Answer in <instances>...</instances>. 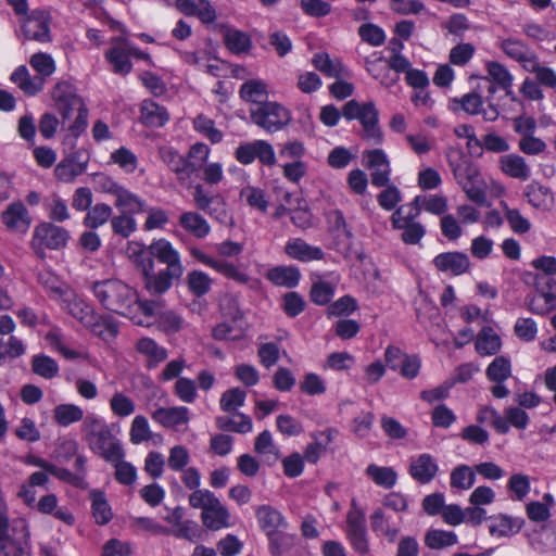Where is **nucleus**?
<instances>
[{
	"instance_id": "052dcab7",
	"label": "nucleus",
	"mask_w": 556,
	"mask_h": 556,
	"mask_svg": "<svg viewBox=\"0 0 556 556\" xmlns=\"http://www.w3.org/2000/svg\"><path fill=\"white\" fill-rule=\"evenodd\" d=\"M30 66L37 72V76L43 77V80L55 72V62L53 58L45 52H38L30 56Z\"/></svg>"
},
{
	"instance_id": "bf43d9fd",
	"label": "nucleus",
	"mask_w": 556,
	"mask_h": 556,
	"mask_svg": "<svg viewBox=\"0 0 556 556\" xmlns=\"http://www.w3.org/2000/svg\"><path fill=\"white\" fill-rule=\"evenodd\" d=\"M247 392L241 388H231L225 391L219 401L223 412H233L244 405Z\"/></svg>"
},
{
	"instance_id": "6ab92c4d",
	"label": "nucleus",
	"mask_w": 556,
	"mask_h": 556,
	"mask_svg": "<svg viewBox=\"0 0 556 556\" xmlns=\"http://www.w3.org/2000/svg\"><path fill=\"white\" fill-rule=\"evenodd\" d=\"M255 517L260 529L266 534L267 539L270 540H273L275 534L279 533L281 529L288 527L283 515L268 504L258 506L255 510Z\"/></svg>"
},
{
	"instance_id": "f257e3e1",
	"label": "nucleus",
	"mask_w": 556,
	"mask_h": 556,
	"mask_svg": "<svg viewBox=\"0 0 556 556\" xmlns=\"http://www.w3.org/2000/svg\"><path fill=\"white\" fill-rule=\"evenodd\" d=\"M160 155L169 170L176 175L178 182L188 189L192 188L191 195L194 206L212 219L225 224L228 219L225 198L220 193L208 194L202 184L194 186L191 184L192 176L199 170L197 163L190 161L187 155H181L172 147L162 148Z\"/></svg>"
},
{
	"instance_id": "c03bdc74",
	"label": "nucleus",
	"mask_w": 556,
	"mask_h": 556,
	"mask_svg": "<svg viewBox=\"0 0 556 556\" xmlns=\"http://www.w3.org/2000/svg\"><path fill=\"white\" fill-rule=\"evenodd\" d=\"M476 482V469L462 464L456 466L450 476V485L457 490H469Z\"/></svg>"
},
{
	"instance_id": "f8f14e48",
	"label": "nucleus",
	"mask_w": 556,
	"mask_h": 556,
	"mask_svg": "<svg viewBox=\"0 0 556 556\" xmlns=\"http://www.w3.org/2000/svg\"><path fill=\"white\" fill-rule=\"evenodd\" d=\"M235 157L242 165H250L255 160L265 166H274L277 162L273 146L263 139L240 143L235 150Z\"/></svg>"
},
{
	"instance_id": "20e7f679",
	"label": "nucleus",
	"mask_w": 556,
	"mask_h": 556,
	"mask_svg": "<svg viewBox=\"0 0 556 556\" xmlns=\"http://www.w3.org/2000/svg\"><path fill=\"white\" fill-rule=\"evenodd\" d=\"M94 296L101 305L122 316H130L137 303V292L117 279L96 281L92 287Z\"/></svg>"
},
{
	"instance_id": "a18cd8bd",
	"label": "nucleus",
	"mask_w": 556,
	"mask_h": 556,
	"mask_svg": "<svg viewBox=\"0 0 556 556\" xmlns=\"http://www.w3.org/2000/svg\"><path fill=\"white\" fill-rule=\"evenodd\" d=\"M357 309V300L350 294H345L330 303L327 307L326 315L329 319L332 317H349Z\"/></svg>"
},
{
	"instance_id": "c756f323",
	"label": "nucleus",
	"mask_w": 556,
	"mask_h": 556,
	"mask_svg": "<svg viewBox=\"0 0 556 556\" xmlns=\"http://www.w3.org/2000/svg\"><path fill=\"white\" fill-rule=\"evenodd\" d=\"M201 518L203 525L212 531L225 529L230 526V514L228 509L220 504L219 500L210 507H205L204 511L201 514Z\"/></svg>"
},
{
	"instance_id": "9b49d317",
	"label": "nucleus",
	"mask_w": 556,
	"mask_h": 556,
	"mask_svg": "<svg viewBox=\"0 0 556 556\" xmlns=\"http://www.w3.org/2000/svg\"><path fill=\"white\" fill-rule=\"evenodd\" d=\"M30 533L25 521L21 528L13 526L10 534V520L0 516V556H23L29 544Z\"/></svg>"
},
{
	"instance_id": "ea45409f",
	"label": "nucleus",
	"mask_w": 556,
	"mask_h": 556,
	"mask_svg": "<svg viewBox=\"0 0 556 556\" xmlns=\"http://www.w3.org/2000/svg\"><path fill=\"white\" fill-rule=\"evenodd\" d=\"M485 376L491 382H505L511 376V363L505 355H497L488 365Z\"/></svg>"
},
{
	"instance_id": "393cba45",
	"label": "nucleus",
	"mask_w": 556,
	"mask_h": 556,
	"mask_svg": "<svg viewBox=\"0 0 556 556\" xmlns=\"http://www.w3.org/2000/svg\"><path fill=\"white\" fill-rule=\"evenodd\" d=\"M151 418L164 428H175L189 422V408L186 406L159 407L151 414Z\"/></svg>"
},
{
	"instance_id": "c9c22d12",
	"label": "nucleus",
	"mask_w": 556,
	"mask_h": 556,
	"mask_svg": "<svg viewBox=\"0 0 556 556\" xmlns=\"http://www.w3.org/2000/svg\"><path fill=\"white\" fill-rule=\"evenodd\" d=\"M113 214L112 207L106 203H96L90 207L83 218V225L88 229H98L111 222Z\"/></svg>"
},
{
	"instance_id": "0e129e2a",
	"label": "nucleus",
	"mask_w": 556,
	"mask_h": 556,
	"mask_svg": "<svg viewBox=\"0 0 556 556\" xmlns=\"http://www.w3.org/2000/svg\"><path fill=\"white\" fill-rule=\"evenodd\" d=\"M357 33L364 42L372 47H380L386 41L384 30L380 26L372 23L362 24L358 27Z\"/></svg>"
},
{
	"instance_id": "79ce46f5",
	"label": "nucleus",
	"mask_w": 556,
	"mask_h": 556,
	"mask_svg": "<svg viewBox=\"0 0 556 556\" xmlns=\"http://www.w3.org/2000/svg\"><path fill=\"white\" fill-rule=\"evenodd\" d=\"M31 370L37 376L50 380L59 375L60 367L58 362L51 356L37 354L31 358Z\"/></svg>"
},
{
	"instance_id": "cd10ccee",
	"label": "nucleus",
	"mask_w": 556,
	"mask_h": 556,
	"mask_svg": "<svg viewBox=\"0 0 556 556\" xmlns=\"http://www.w3.org/2000/svg\"><path fill=\"white\" fill-rule=\"evenodd\" d=\"M178 224L185 231L198 239H203L211 232L208 222L198 212H184L178 218Z\"/></svg>"
},
{
	"instance_id": "a19ab883",
	"label": "nucleus",
	"mask_w": 556,
	"mask_h": 556,
	"mask_svg": "<svg viewBox=\"0 0 556 556\" xmlns=\"http://www.w3.org/2000/svg\"><path fill=\"white\" fill-rule=\"evenodd\" d=\"M137 351L149 357V367L164 362L168 356L165 348L160 346L155 340L148 337L141 338L137 342Z\"/></svg>"
},
{
	"instance_id": "0eeeda50",
	"label": "nucleus",
	"mask_w": 556,
	"mask_h": 556,
	"mask_svg": "<svg viewBox=\"0 0 556 556\" xmlns=\"http://www.w3.org/2000/svg\"><path fill=\"white\" fill-rule=\"evenodd\" d=\"M71 239L70 231L52 222H40L34 228L31 248L37 256L45 257L46 251L64 249Z\"/></svg>"
},
{
	"instance_id": "b1692460",
	"label": "nucleus",
	"mask_w": 556,
	"mask_h": 556,
	"mask_svg": "<svg viewBox=\"0 0 556 556\" xmlns=\"http://www.w3.org/2000/svg\"><path fill=\"white\" fill-rule=\"evenodd\" d=\"M301 271L294 265H277L269 268L265 278L276 287L294 289L301 281Z\"/></svg>"
},
{
	"instance_id": "864d4df0",
	"label": "nucleus",
	"mask_w": 556,
	"mask_h": 556,
	"mask_svg": "<svg viewBox=\"0 0 556 556\" xmlns=\"http://www.w3.org/2000/svg\"><path fill=\"white\" fill-rule=\"evenodd\" d=\"M486 71L491 80L504 89L509 96L513 86V75L509 71L496 61L488 62Z\"/></svg>"
},
{
	"instance_id": "5fc2aeb1",
	"label": "nucleus",
	"mask_w": 556,
	"mask_h": 556,
	"mask_svg": "<svg viewBox=\"0 0 556 556\" xmlns=\"http://www.w3.org/2000/svg\"><path fill=\"white\" fill-rule=\"evenodd\" d=\"M134 215L135 214L122 213L112 216L110 224L113 233L124 239L129 238L137 230V222Z\"/></svg>"
},
{
	"instance_id": "49530a36",
	"label": "nucleus",
	"mask_w": 556,
	"mask_h": 556,
	"mask_svg": "<svg viewBox=\"0 0 556 556\" xmlns=\"http://www.w3.org/2000/svg\"><path fill=\"white\" fill-rule=\"evenodd\" d=\"M366 475L379 486L391 489L395 485L397 475L392 467H380L376 464H370L366 468Z\"/></svg>"
},
{
	"instance_id": "7c9ffc66",
	"label": "nucleus",
	"mask_w": 556,
	"mask_h": 556,
	"mask_svg": "<svg viewBox=\"0 0 556 556\" xmlns=\"http://www.w3.org/2000/svg\"><path fill=\"white\" fill-rule=\"evenodd\" d=\"M314 67L329 78H341L346 75L340 59L331 60L327 52L315 53L312 59Z\"/></svg>"
},
{
	"instance_id": "c85d7f7f",
	"label": "nucleus",
	"mask_w": 556,
	"mask_h": 556,
	"mask_svg": "<svg viewBox=\"0 0 556 556\" xmlns=\"http://www.w3.org/2000/svg\"><path fill=\"white\" fill-rule=\"evenodd\" d=\"M490 519L492 520L489 527L490 533L497 538L517 534L525 523L522 518H514L505 514L491 516Z\"/></svg>"
},
{
	"instance_id": "2eb2a0df",
	"label": "nucleus",
	"mask_w": 556,
	"mask_h": 556,
	"mask_svg": "<svg viewBox=\"0 0 556 556\" xmlns=\"http://www.w3.org/2000/svg\"><path fill=\"white\" fill-rule=\"evenodd\" d=\"M111 48L104 53L105 61L112 65V72L122 76H126L132 71L130 61L129 40L125 37L117 36L111 40Z\"/></svg>"
},
{
	"instance_id": "680f3d73",
	"label": "nucleus",
	"mask_w": 556,
	"mask_h": 556,
	"mask_svg": "<svg viewBox=\"0 0 556 556\" xmlns=\"http://www.w3.org/2000/svg\"><path fill=\"white\" fill-rule=\"evenodd\" d=\"M300 391L308 396H316L326 393L325 380L316 372H306L300 382Z\"/></svg>"
},
{
	"instance_id": "6e6d98bb",
	"label": "nucleus",
	"mask_w": 556,
	"mask_h": 556,
	"mask_svg": "<svg viewBox=\"0 0 556 556\" xmlns=\"http://www.w3.org/2000/svg\"><path fill=\"white\" fill-rule=\"evenodd\" d=\"M213 269L225 278L239 285H247L250 279L248 274L242 271L235 263L227 260L217 258Z\"/></svg>"
},
{
	"instance_id": "69168bd1",
	"label": "nucleus",
	"mask_w": 556,
	"mask_h": 556,
	"mask_svg": "<svg viewBox=\"0 0 556 556\" xmlns=\"http://www.w3.org/2000/svg\"><path fill=\"white\" fill-rule=\"evenodd\" d=\"M68 313L84 327H87L96 315L94 308L81 299H75L68 303Z\"/></svg>"
},
{
	"instance_id": "f3484780",
	"label": "nucleus",
	"mask_w": 556,
	"mask_h": 556,
	"mask_svg": "<svg viewBox=\"0 0 556 556\" xmlns=\"http://www.w3.org/2000/svg\"><path fill=\"white\" fill-rule=\"evenodd\" d=\"M50 15L43 10H35L22 23V31L26 39L38 42L50 41Z\"/></svg>"
},
{
	"instance_id": "f704fd0d",
	"label": "nucleus",
	"mask_w": 556,
	"mask_h": 556,
	"mask_svg": "<svg viewBox=\"0 0 556 556\" xmlns=\"http://www.w3.org/2000/svg\"><path fill=\"white\" fill-rule=\"evenodd\" d=\"M89 496L91 500V513L96 522L100 526L108 525L113 518V513L104 492L91 490Z\"/></svg>"
},
{
	"instance_id": "aec40b11",
	"label": "nucleus",
	"mask_w": 556,
	"mask_h": 556,
	"mask_svg": "<svg viewBox=\"0 0 556 556\" xmlns=\"http://www.w3.org/2000/svg\"><path fill=\"white\" fill-rule=\"evenodd\" d=\"M439 471L435 458L429 453H422L410 460L408 473L412 479L420 484L430 483Z\"/></svg>"
},
{
	"instance_id": "e433bc0d",
	"label": "nucleus",
	"mask_w": 556,
	"mask_h": 556,
	"mask_svg": "<svg viewBox=\"0 0 556 556\" xmlns=\"http://www.w3.org/2000/svg\"><path fill=\"white\" fill-rule=\"evenodd\" d=\"M224 43L226 48L233 54L249 52L252 47L250 36L236 28H227L224 33Z\"/></svg>"
},
{
	"instance_id": "de8ad7c7",
	"label": "nucleus",
	"mask_w": 556,
	"mask_h": 556,
	"mask_svg": "<svg viewBox=\"0 0 556 556\" xmlns=\"http://www.w3.org/2000/svg\"><path fill=\"white\" fill-rule=\"evenodd\" d=\"M503 172L513 177L521 180H527L530 177V168L525 159L519 155H508L502 160Z\"/></svg>"
},
{
	"instance_id": "4be33fe9",
	"label": "nucleus",
	"mask_w": 556,
	"mask_h": 556,
	"mask_svg": "<svg viewBox=\"0 0 556 556\" xmlns=\"http://www.w3.org/2000/svg\"><path fill=\"white\" fill-rule=\"evenodd\" d=\"M365 68L374 79L379 80L387 88L393 87L400 80L399 75L391 73L388 62L380 52H375L365 59Z\"/></svg>"
},
{
	"instance_id": "603ef678",
	"label": "nucleus",
	"mask_w": 556,
	"mask_h": 556,
	"mask_svg": "<svg viewBox=\"0 0 556 556\" xmlns=\"http://www.w3.org/2000/svg\"><path fill=\"white\" fill-rule=\"evenodd\" d=\"M211 285L210 276L202 270H191L187 275L188 289L197 298L207 294L211 290Z\"/></svg>"
},
{
	"instance_id": "f03ea898",
	"label": "nucleus",
	"mask_w": 556,
	"mask_h": 556,
	"mask_svg": "<svg viewBox=\"0 0 556 556\" xmlns=\"http://www.w3.org/2000/svg\"><path fill=\"white\" fill-rule=\"evenodd\" d=\"M51 99L63 123L70 121L74 112H77L74 122L67 127L62 142L65 147L74 148L78 138L87 130L89 109L83 97L78 94L77 86L71 78L61 79L53 86Z\"/></svg>"
},
{
	"instance_id": "ddd939ff",
	"label": "nucleus",
	"mask_w": 556,
	"mask_h": 556,
	"mask_svg": "<svg viewBox=\"0 0 556 556\" xmlns=\"http://www.w3.org/2000/svg\"><path fill=\"white\" fill-rule=\"evenodd\" d=\"M64 148L73 151L55 166L54 175L62 182H72L87 170L90 154L84 148L76 149V146L74 148L64 146Z\"/></svg>"
},
{
	"instance_id": "2f4dec72",
	"label": "nucleus",
	"mask_w": 556,
	"mask_h": 556,
	"mask_svg": "<svg viewBox=\"0 0 556 556\" xmlns=\"http://www.w3.org/2000/svg\"><path fill=\"white\" fill-rule=\"evenodd\" d=\"M502 348L501 337L491 327H483L476 339L475 349L480 356L495 355Z\"/></svg>"
},
{
	"instance_id": "a878e982",
	"label": "nucleus",
	"mask_w": 556,
	"mask_h": 556,
	"mask_svg": "<svg viewBox=\"0 0 556 556\" xmlns=\"http://www.w3.org/2000/svg\"><path fill=\"white\" fill-rule=\"evenodd\" d=\"M169 121L167 109L154 100L146 99L140 105V122L147 127H163Z\"/></svg>"
},
{
	"instance_id": "72a5a7b5",
	"label": "nucleus",
	"mask_w": 556,
	"mask_h": 556,
	"mask_svg": "<svg viewBox=\"0 0 556 556\" xmlns=\"http://www.w3.org/2000/svg\"><path fill=\"white\" fill-rule=\"evenodd\" d=\"M115 198L114 205L122 213L140 214L147 211L144 201L124 186H122Z\"/></svg>"
},
{
	"instance_id": "774afa93",
	"label": "nucleus",
	"mask_w": 556,
	"mask_h": 556,
	"mask_svg": "<svg viewBox=\"0 0 556 556\" xmlns=\"http://www.w3.org/2000/svg\"><path fill=\"white\" fill-rule=\"evenodd\" d=\"M47 215L53 224L70 219L71 214L66 201L56 194L53 195L47 205Z\"/></svg>"
},
{
	"instance_id": "4c0bfd02",
	"label": "nucleus",
	"mask_w": 556,
	"mask_h": 556,
	"mask_svg": "<svg viewBox=\"0 0 556 556\" xmlns=\"http://www.w3.org/2000/svg\"><path fill=\"white\" fill-rule=\"evenodd\" d=\"M336 294V287L329 281L318 279L313 281L308 296L309 301L317 306H329Z\"/></svg>"
},
{
	"instance_id": "dca6fc26",
	"label": "nucleus",
	"mask_w": 556,
	"mask_h": 556,
	"mask_svg": "<svg viewBox=\"0 0 556 556\" xmlns=\"http://www.w3.org/2000/svg\"><path fill=\"white\" fill-rule=\"evenodd\" d=\"M366 166L371 170V185L377 188L388 186L390 182L391 165L388 155L382 149H374L364 152Z\"/></svg>"
},
{
	"instance_id": "473e14b6",
	"label": "nucleus",
	"mask_w": 556,
	"mask_h": 556,
	"mask_svg": "<svg viewBox=\"0 0 556 556\" xmlns=\"http://www.w3.org/2000/svg\"><path fill=\"white\" fill-rule=\"evenodd\" d=\"M92 319L86 328L94 336L105 340L108 338L113 339L118 334V325L113 316L96 312Z\"/></svg>"
},
{
	"instance_id": "9d476101",
	"label": "nucleus",
	"mask_w": 556,
	"mask_h": 556,
	"mask_svg": "<svg viewBox=\"0 0 556 556\" xmlns=\"http://www.w3.org/2000/svg\"><path fill=\"white\" fill-rule=\"evenodd\" d=\"M160 250L170 251V254L177 251L173 247L172 242L164 238L153 240L149 245L141 242L129 243V258L135 264L141 277L148 271H151V269H154L155 258L160 262V255L157 252Z\"/></svg>"
},
{
	"instance_id": "7ed1b4c3",
	"label": "nucleus",
	"mask_w": 556,
	"mask_h": 556,
	"mask_svg": "<svg viewBox=\"0 0 556 556\" xmlns=\"http://www.w3.org/2000/svg\"><path fill=\"white\" fill-rule=\"evenodd\" d=\"M84 430L90 450L109 463L124 458L121 441L112 433L104 419L89 415L84 419Z\"/></svg>"
},
{
	"instance_id": "338daca9",
	"label": "nucleus",
	"mask_w": 556,
	"mask_h": 556,
	"mask_svg": "<svg viewBox=\"0 0 556 556\" xmlns=\"http://www.w3.org/2000/svg\"><path fill=\"white\" fill-rule=\"evenodd\" d=\"M525 197L532 206L540 208L546 205L551 193L547 187L538 181H532L526 187Z\"/></svg>"
},
{
	"instance_id": "3c124183",
	"label": "nucleus",
	"mask_w": 556,
	"mask_h": 556,
	"mask_svg": "<svg viewBox=\"0 0 556 556\" xmlns=\"http://www.w3.org/2000/svg\"><path fill=\"white\" fill-rule=\"evenodd\" d=\"M193 128L213 144L219 143L224 138V134L215 127V122L204 114H199L193 119Z\"/></svg>"
},
{
	"instance_id": "5701e85b",
	"label": "nucleus",
	"mask_w": 556,
	"mask_h": 556,
	"mask_svg": "<svg viewBox=\"0 0 556 556\" xmlns=\"http://www.w3.org/2000/svg\"><path fill=\"white\" fill-rule=\"evenodd\" d=\"M1 220L9 230L26 232L31 218L23 202L16 201L8 205L1 214Z\"/></svg>"
},
{
	"instance_id": "39448f33",
	"label": "nucleus",
	"mask_w": 556,
	"mask_h": 556,
	"mask_svg": "<svg viewBox=\"0 0 556 556\" xmlns=\"http://www.w3.org/2000/svg\"><path fill=\"white\" fill-rule=\"evenodd\" d=\"M342 116L346 122L358 121L362 126V139L372 146L383 142V131L380 127V114L372 101L358 102L349 100L342 106Z\"/></svg>"
},
{
	"instance_id": "8fccbe9b",
	"label": "nucleus",
	"mask_w": 556,
	"mask_h": 556,
	"mask_svg": "<svg viewBox=\"0 0 556 556\" xmlns=\"http://www.w3.org/2000/svg\"><path fill=\"white\" fill-rule=\"evenodd\" d=\"M53 412L54 420L61 427H68L84 418L83 409L75 404H60Z\"/></svg>"
},
{
	"instance_id": "4468645a",
	"label": "nucleus",
	"mask_w": 556,
	"mask_h": 556,
	"mask_svg": "<svg viewBox=\"0 0 556 556\" xmlns=\"http://www.w3.org/2000/svg\"><path fill=\"white\" fill-rule=\"evenodd\" d=\"M454 177L467 198L473 203L482 206L486 203V193L480 180L478 169L471 164L458 165L453 168Z\"/></svg>"
},
{
	"instance_id": "13d9d810",
	"label": "nucleus",
	"mask_w": 556,
	"mask_h": 556,
	"mask_svg": "<svg viewBox=\"0 0 556 556\" xmlns=\"http://www.w3.org/2000/svg\"><path fill=\"white\" fill-rule=\"evenodd\" d=\"M110 408L115 416L125 418L135 413L136 404L123 392H115L110 399Z\"/></svg>"
},
{
	"instance_id": "58836bf2",
	"label": "nucleus",
	"mask_w": 556,
	"mask_h": 556,
	"mask_svg": "<svg viewBox=\"0 0 556 556\" xmlns=\"http://www.w3.org/2000/svg\"><path fill=\"white\" fill-rule=\"evenodd\" d=\"M533 286L535 294L553 311L556 309V279L548 276H535Z\"/></svg>"
},
{
	"instance_id": "bb28decb",
	"label": "nucleus",
	"mask_w": 556,
	"mask_h": 556,
	"mask_svg": "<svg viewBox=\"0 0 556 556\" xmlns=\"http://www.w3.org/2000/svg\"><path fill=\"white\" fill-rule=\"evenodd\" d=\"M37 510L43 515H51L67 526H73L75 523L74 515L67 507L59 506V500L54 493L41 496L37 502Z\"/></svg>"
},
{
	"instance_id": "423d86ee",
	"label": "nucleus",
	"mask_w": 556,
	"mask_h": 556,
	"mask_svg": "<svg viewBox=\"0 0 556 556\" xmlns=\"http://www.w3.org/2000/svg\"><path fill=\"white\" fill-rule=\"evenodd\" d=\"M157 252L160 263L165 264L166 267L157 273L151 269V271L141 277L143 287L150 295H163L172 288L174 280L180 279L184 274V266L178 251H175L173 254L167 250H160Z\"/></svg>"
},
{
	"instance_id": "37998d69",
	"label": "nucleus",
	"mask_w": 556,
	"mask_h": 556,
	"mask_svg": "<svg viewBox=\"0 0 556 556\" xmlns=\"http://www.w3.org/2000/svg\"><path fill=\"white\" fill-rule=\"evenodd\" d=\"M458 536L454 531L431 529L425 535V544L431 549H442L457 544Z\"/></svg>"
},
{
	"instance_id": "1a4fd4ad",
	"label": "nucleus",
	"mask_w": 556,
	"mask_h": 556,
	"mask_svg": "<svg viewBox=\"0 0 556 556\" xmlns=\"http://www.w3.org/2000/svg\"><path fill=\"white\" fill-rule=\"evenodd\" d=\"M250 118L253 124L268 132L281 130L290 123V112L277 102H260L250 110Z\"/></svg>"
},
{
	"instance_id": "09e8293b",
	"label": "nucleus",
	"mask_w": 556,
	"mask_h": 556,
	"mask_svg": "<svg viewBox=\"0 0 556 556\" xmlns=\"http://www.w3.org/2000/svg\"><path fill=\"white\" fill-rule=\"evenodd\" d=\"M45 340L49 346L60 353L66 359H76L79 353L76 350L68 349L63 342L62 329L58 326L52 327L46 334Z\"/></svg>"
},
{
	"instance_id": "4d7b16f0",
	"label": "nucleus",
	"mask_w": 556,
	"mask_h": 556,
	"mask_svg": "<svg viewBox=\"0 0 556 556\" xmlns=\"http://www.w3.org/2000/svg\"><path fill=\"white\" fill-rule=\"evenodd\" d=\"M281 308L289 318H295L306 308V302L302 294L289 291L282 295Z\"/></svg>"
},
{
	"instance_id": "412c9836",
	"label": "nucleus",
	"mask_w": 556,
	"mask_h": 556,
	"mask_svg": "<svg viewBox=\"0 0 556 556\" xmlns=\"http://www.w3.org/2000/svg\"><path fill=\"white\" fill-rule=\"evenodd\" d=\"M285 253L292 260L302 263L323 261L325 252L321 248L308 244L302 238H291L286 242Z\"/></svg>"
},
{
	"instance_id": "a211bd4d",
	"label": "nucleus",
	"mask_w": 556,
	"mask_h": 556,
	"mask_svg": "<svg viewBox=\"0 0 556 556\" xmlns=\"http://www.w3.org/2000/svg\"><path fill=\"white\" fill-rule=\"evenodd\" d=\"M432 263L439 271L452 276H462L470 268L469 256L459 251L439 253L434 256Z\"/></svg>"
},
{
	"instance_id": "e2e57ef3",
	"label": "nucleus",
	"mask_w": 556,
	"mask_h": 556,
	"mask_svg": "<svg viewBox=\"0 0 556 556\" xmlns=\"http://www.w3.org/2000/svg\"><path fill=\"white\" fill-rule=\"evenodd\" d=\"M240 197L244 198L251 207H255L262 213L267 212L268 201L266 192L263 189L254 186H247L241 189Z\"/></svg>"
},
{
	"instance_id": "6e6552de",
	"label": "nucleus",
	"mask_w": 556,
	"mask_h": 556,
	"mask_svg": "<svg viewBox=\"0 0 556 556\" xmlns=\"http://www.w3.org/2000/svg\"><path fill=\"white\" fill-rule=\"evenodd\" d=\"M344 534L351 548L356 554L365 556L370 552L365 513L357 506L355 498L352 500L346 514Z\"/></svg>"
}]
</instances>
